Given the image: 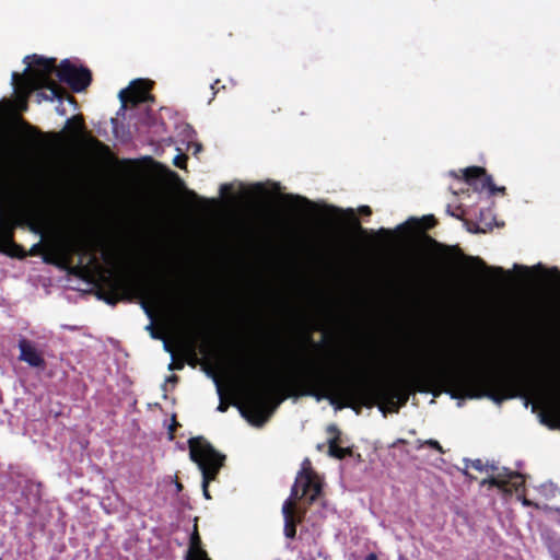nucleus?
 Returning a JSON list of instances; mask_svg holds the SVG:
<instances>
[{"instance_id":"36","label":"nucleus","mask_w":560,"mask_h":560,"mask_svg":"<svg viewBox=\"0 0 560 560\" xmlns=\"http://www.w3.org/2000/svg\"><path fill=\"white\" fill-rule=\"evenodd\" d=\"M220 83V80H215L214 83L211 85V90L213 91V95H215L219 91L218 84Z\"/></svg>"},{"instance_id":"9","label":"nucleus","mask_w":560,"mask_h":560,"mask_svg":"<svg viewBox=\"0 0 560 560\" xmlns=\"http://www.w3.org/2000/svg\"><path fill=\"white\" fill-rule=\"evenodd\" d=\"M150 85L145 80H135L130 83L129 88L119 92V98L122 107L127 105L137 106L144 103L150 97Z\"/></svg>"},{"instance_id":"14","label":"nucleus","mask_w":560,"mask_h":560,"mask_svg":"<svg viewBox=\"0 0 560 560\" xmlns=\"http://www.w3.org/2000/svg\"><path fill=\"white\" fill-rule=\"evenodd\" d=\"M44 261L62 267L69 261V254L62 247H49L47 253L44 255Z\"/></svg>"},{"instance_id":"38","label":"nucleus","mask_w":560,"mask_h":560,"mask_svg":"<svg viewBox=\"0 0 560 560\" xmlns=\"http://www.w3.org/2000/svg\"><path fill=\"white\" fill-rule=\"evenodd\" d=\"M184 364L183 363H177V364H174V363H171L170 364V369L173 370V369H183Z\"/></svg>"},{"instance_id":"20","label":"nucleus","mask_w":560,"mask_h":560,"mask_svg":"<svg viewBox=\"0 0 560 560\" xmlns=\"http://www.w3.org/2000/svg\"><path fill=\"white\" fill-rule=\"evenodd\" d=\"M299 489H300L299 483H296V481H295L291 488L290 497L287 499V500H293V502H292L293 509H298V506H296L298 501L304 498V497H301V494H299Z\"/></svg>"},{"instance_id":"3","label":"nucleus","mask_w":560,"mask_h":560,"mask_svg":"<svg viewBox=\"0 0 560 560\" xmlns=\"http://www.w3.org/2000/svg\"><path fill=\"white\" fill-rule=\"evenodd\" d=\"M30 58L33 61L27 63L24 74L12 73V84L27 93L45 89L46 92L39 93L44 100H67L71 104L77 103L75 98L52 79L54 73L75 93L84 91L92 82V73L88 68L77 67L68 59L62 60L57 68L55 58L33 55L25 57L24 61Z\"/></svg>"},{"instance_id":"52","label":"nucleus","mask_w":560,"mask_h":560,"mask_svg":"<svg viewBox=\"0 0 560 560\" xmlns=\"http://www.w3.org/2000/svg\"><path fill=\"white\" fill-rule=\"evenodd\" d=\"M355 223L358 224L359 229L362 231V228L360 226L358 219H355Z\"/></svg>"},{"instance_id":"6","label":"nucleus","mask_w":560,"mask_h":560,"mask_svg":"<svg viewBox=\"0 0 560 560\" xmlns=\"http://www.w3.org/2000/svg\"><path fill=\"white\" fill-rule=\"evenodd\" d=\"M295 479L299 488L302 489L301 497H304L307 504L312 505L322 494L323 485L307 458L304 460L302 469L298 472Z\"/></svg>"},{"instance_id":"15","label":"nucleus","mask_w":560,"mask_h":560,"mask_svg":"<svg viewBox=\"0 0 560 560\" xmlns=\"http://www.w3.org/2000/svg\"><path fill=\"white\" fill-rule=\"evenodd\" d=\"M65 130L70 135L71 139L78 140L85 131L84 119L81 115L69 118L66 122Z\"/></svg>"},{"instance_id":"47","label":"nucleus","mask_w":560,"mask_h":560,"mask_svg":"<svg viewBox=\"0 0 560 560\" xmlns=\"http://www.w3.org/2000/svg\"><path fill=\"white\" fill-rule=\"evenodd\" d=\"M306 341H307V342H313V339H312V337H311V334H307V335H306Z\"/></svg>"},{"instance_id":"34","label":"nucleus","mask_w":560,"mask_h":560,"mask_svg":"<svg viewBox=\"0 0 560 560\" xmlns=\"http://www.w3.org/2000/svg\"><path fill=\"white\" fill-rule=\"evenodd\" d=\"M541 422L545 423V424H548L550 428H555L556 425L555 424H550V419L548 416L546 415H541Z\"/></svg>"},{"instance_id":"25","label":"nucleus","mask_w":560,"mask_h":560,"mask_svg":"<svg viewBox=\"0 0 560 560\" xmlns=\"http://www.w3.org/2000/svg\"><path fill=\"white\" fill-rule=\"evenodd\" d=\"M466 467H471L478 471H483L486 468L481 459L469 460V465L467 464Z\"/></svg>"},{"instance_id":"51","label":"nucleus","mask_w":560,"mask_h":560,"mask_svg":"<svg viewBox=\"0 0 560 560\" xmlns=\"http://www.w3.org/2000/svg\"><path fill=\"white\" fill-rule=\"evenodd\" d=\"M490 468L492 471L498 470V468L494 465H491Z\"/></svg>"},{"instance_id":"29","label":"nucleus","mask_w":560,"mask_h":560,"mask_svg":"<svg viewBox=\"0 0 560 560\" xmlns=\"http://www.w3.org/2000/svg\"><path fill=\"white\" fill-rule=\"evenodd\" d=\"M187 156L186 155H178L174 160L175 166L182 168L184 166V163L186 162Z\"/></svg>"},{"instance_id":"18","label":"nucleus","mask_w":560,"mask_h":560,"mask_svg":"<svg viewBox=\"0 0 560 560\" xmlns=\"http://www.w3.org/2000/svg\"><path fill=\"white\" fill-rule=\"evenodd\" d=\"M186 560H211L208 552L201 547L197 550H187Z\"/></svg>"},{"instance_id":"37","label":"nucleus","mask_w":560,"mask_h":560,"mask_svg":"<svg viewBox=\"0 0 560 560\" xmlns=\"http://www.w3.org/2000/svg\"><path fill=\"white\" fill-rule=\"evenodd\" d=\"M491 270L497 275H502L504 272L502 267H493Z\"/></svg>"},{"instance_id":"12","label":"nucleus","mask_w":560,"mask_h":560,"mask_svg":"<svg viewBox=\"0 0 560 560\" xmlns=\"http://www.w3.org/2000/svg\"><path fill=\"white\" fill-rule=\"evenodd\" d=\"M327 432L331 435L328 440V454L331 457L343 459L352 454L351 448L339 446L341 432L336 424L328 425Z\"/></svg>"},{"instance_id":"13","label":"nucleus","mask_w":560,"mask_h":560,"mask_svg":"<svg viewBox=\"0 0 560 560\" xmlns=\"http://www.w3.org/2000/svg\"><path fill=\"white\" fill-rule=\"evenodd\" d=\"M425 241L428 244H430L433 248L436 249L439 256L444 260H452L454 256L463 255L458 246H448L441 244L429 235H425Z\"/></svg>"},{"instance_id":"28","label":"nucleus","mask_w":560,"mask_h":560,"mask_svg":"<svg viewBox=\"0 0 560 560\" xmlns=\"http://www.w3.org/2000/svg\"><path fill=\"white\" fill-rule=\"evenodd\" d=\"M232 190H233V187H232V185H230V184H223V185H221V187H220V194H221V196H223V197H224V196H226V195H229V194H231V192H232Z\"/></svg>"},{"instance_id":"7","label":"nucleus","mask_w":560,"mask_h":560,"mask_svg":"<svg viewBox=\"0 0 560 560\" xmlns=\"http://www.w3.org/2000/svg\"><path fill=\"white\" fill-rule=\"evenodd\" d=\"M465 182L474 186L476 190H489L491 195L501 192L505 195V187H498L494 185L491 175L487 174L486 168L481 166H470L463 171Z\"/></svg>"},{"instance_id":"48","label":"nucleus","mask_w":560,"mask_h":560,"mask_svg":"<svg viewBox=\"0 0 560 560\" xmlns=\"http://www.w3.org/2000/svg\"><path fill=\"white\" fill-rule=\"evenodd\" d=\"M188 194H189L192 198H197V197H198V196H197V194H196L195 191H189Z\"/></svg>"},{"instance_id":"1","label":"nucleus","mask_w":560,"mask_h":560,"mask_svg":"<svg viewBox=\"0 0 560 560\" xmlns=\"http://www.w3.org/2000/svg\"><path fill=\"white\" fill-rule=\"evenodd\" d=\"M456 366L415 371L395 384L377 383L373 386L352 382L336 375H314L301 389L316 400L327 399L337 410L351 408L357 413L362 407L377 406L397 412L410 395L444 390L453 398L487 397L497 404L523 396L528 389L541 385V378L524 372L490 373L480 370L488 360L479 351L466 355Z\"/></svg>"},{"instance_id":"21","label":"nucleus","mask_w":560,"mask_h":560,"mask_svg":"<svg viewBox=\"0 0 560 560\" xmlns=\"http://www.w3.org/2000/svg\"><path fill=\"white\" fill-rule=\"evenodd\" d=\"M92 145L103 154H109V148L96 138H91Z\"/></svg>"},{"instance_id":"2","label":"nucleus","mask_w":560,"mask_h":560,"mask_svg":"<svg viewBox=\"0 0 560 560\" xmlns=\"http://www.w3.org/2000/svg\"><path fill=\"white\" fill-rule=\"evenodd\" d=\"M334 364L329 365H310L308 369L300 374L290 378L284 386L276 384L270 378L262 377L260 368L256 361H248L244 365V374L249 376L255 382L246 390V404L240 406L241 415L253 425L261 427L269 419L273 409L283 401L287 397H300L301 389L304 384L313 380L314 375H336V377L346 378L352 382L363 384L365 386H373L346 374V371H353V364L350 361L341 358L340 355L334 357Z\"/></svg>"},{"instance_id":"11","label":"nucleus","mask_w":560,"mask_h":560,"mask_svg":"<svg viewBox=\"0 0 560 560\" xmlns=\"http://www.w3.org/2000/svg\"><path fill=\"white\" fill-rule=\"evenodd\" d=\"M20 355L19 360L27 363L31 368L45 369L46 361L43 353L36 348L35 343L26 338L19 340Z\"/></svg>"},{"instance_id":"40","label":"nucleus","mask_w":560,"mask_h":560,"mask_svg":"<svg viewBox=\"0 0 560 560\" xmlns=\"http://www.w3.org/2000/svg\"><path fill=\"white\" fill-rule=\"evenodd\" d=\"M364 560H377V556L375 553H369Z\"/></svg>"},{"instance_id":"39","label":"nucleus","mask_w":560,"mask_h":560,"mask_svg":"<svg viewBox=\"0 0 560 560\" xmlns=\"http://www.w3.org/2000/svg\"><path fill=\"white\" fill-rule=\"evenodd\" d=\"M148 329H151V336H152L153 338H161V337L155 332V330L153 329L152 325H149V326H148Z\"/></svg>"},{"instance_id":"46","label":"nucleus","mask_w":560,"mask_h":560,"mask_svg":"<svg viewBox=\"0 0 560 560\" xmlns=\"http://www.w3.org/2000/svg\"><path fill=\"white\" fill-rule=\"evenodd\" d=\"M552 558H553V560H560V552L555 553V555L552 556Z\"/></svg>"},{"instance_id":"16","label":"nucleus","mask_w":560,"mask_h":560,"mask_svg":"<svg viewBox=\"0 0 560 560\" xmlns=\"http://www.w3.org/2000/svg\"><path fill=\"white\" fill-rule=\"evenodd\" d=\"M407 225H411L417 231H427L435 226L436 220L433 215L423 217L421 220L410 219L406 222Z\"/></svg>"},{"instance_id":"44","label":"nucleus","mask_w":560,"mask_h":560,"mask_svg":"<svg viewBox=\"0 0 560 560\" xmlns=\"http://www.w3.org/2000/svg\"><path fill=\"white\" fill-rule=\"evenodd\" d=\"M523 504H524L525 506H530V505H532V502H530L529 500H527V499H524V500H523Z\"/></svg>"},{"instance_id":"23","label":"nucleus","mask_w":560,"mask_h":560,"mask_svg":"<svg viewBox=\"0 0 560 560\" xmlns=\"http://www.w3.org/2000/svg\"><path fill=\"white\" fill-rule=\"evenodd\" d=\"M285 199H289V200H294L301 205H305L307 207H313V202L310 201L307 198L305 197H302V196H299V195H287L285 196Z\"/></svg>"},{"instance_id":"45","label":"nucleus","mask_w":560,"mask_h":560,"mask_svg":"<svg viewBox=\"0 0 560 560\" xmlns=\"http://www.w3.org/2000/svg\"><path fill=\"white\" fill-rule=\"evenodd\" d=\"M378 232H380V233H382V234H388V233H389V230L381 229Z\"/></svg>"},{"instance_id":"17","label":"nucleus","mask_w":560,"mask_h":560,"mask_svg":"<svg viewBox=\"0 0 560 560\" xmlns=\"http://www.w3.org/2000/svg\"><path fill=\"white\" fill-rule=\"evenodd\" d=\"M0 241L3 244H12L13 243V226L9 219H2L0 217Z\"/></svg>"},{"instance_id":"24","label":"nucleus","mask_w":560,"mask_h":560,"mask_svg":"<svg viewBox=\"0 0 560 560\" xmlns=\"http://www.w3.org/2000/svg\"><path fill=\"white\" fill-rule=\"evenodd\" d=\"M179 425H180V424L177 422L176 417H175V416H173V418H172V423H171V424H170V427H168V439H170V440H174V438H175V431H176L177 427H179Z\"/></svg>"},{"instance_id":"49","label":"nucleus","mask_w":560,"mask_h":560,"mask_svg":"<svg viewBox=\"0 0 560 560\" xmlns=\"http://www.w3.org/2000/svg\"><path fill=\"white\" fill-rule=\"evenodd\" d=\"M176 380H177V376H176V375H172V376L170 377V381H172V382H175Z\"/></svg>"},{"instance_id":"8","label":"nucleus","mask_w":560,"mask_h":560,"mask_svg":"<svg viewBox=\"0 0 560 560\" xmlns=\"http://www.w3.org/2000/svg\"><path fill=\"white\" fill-rule=\"evenodd\" d=\"M485 485H490L491 487H497L503 492L512 493L513 491H518L523 488L525 480L522 474L503 468L498 474L483 479L481 481V486Z\"/></svg>"},{"instance_id":"31","label":"nucleus","mask_w":560,"mask_h":560,"mask_svg":"<svg viewBox=\"0 0 560 560\" xmlns=\"http://www.w3.org/2000/svg\"><path fill=\"white\" fill-rule=\"evenodd\" d=\"M359 211L363 215H371L372 214V210H371V208L369 206L360 207Z\"/></svg>"},{"instance_id":"27","label":"nucleus","mask_w":560,"mask_h":560,"mask_svg":"<svg viewBox=\"0 0 560 560\" xmlns=\"http://www.w3.org/2000/svg\"><path fill=\"white\" fill-rule=\"evenodd\" d=\"M184 308L180 311L179 315H190L191 314V311H192V307H191V302L188 301V300H185V304H184Z\"/></svg>"},{"instance_id":"26","label":"nucleus","mask_w":560,"mask_h":560,"mask_svg":"<svg viewBox=\"0 0 560 560\" xmlns=\"http://www.w3.org/2000/svg\"><path fill=\"white\" fill-rule=\"evenodd\" d=\"M141 304H142V307H143V310H144L145 314H147L150 318H152V317H153V315H154V311H153V307H152L151 303H150V302H148V301H142V303H141Z\"/></svg>"},{"instance_id":"4","label":"nucleus","mask_w":560,"mask_h":560,"mask_svg":"<svg viewBox=\"0 0 560 560\" xmlns=\"http://www.w3.org/2000/svg\"><path fill=\"white\" fill-rule=\"evenodd\" d=\"M189 457L197 464L202 475V493L207 500L211 499L209 485L215 480L225 462V455L219 453L203 436L188 440Z\"/></svg>"},{"instance_id":"35","label":"nucleus","mask_w":560,"mask_h":560,"mask_svg":"<svg viewBox=\"0 0 560 560\" xmlns=\"http://www.w3.org/2000/svg\"><path fill=\"white\" fill-rule=\"evenodd\" d=\"M475 260H476V264H477L479 267H481V268H483V269H488L487 265L485 264V261H483L481 258L476 257V258H475Z\"/></svg>"},{"instance_id":"32","label":"nucleus","mask_w":560,"mask_h":560,"mask_svg":"<svg viewBox=\"0 0 560 560\" xmlns=\"http://www.w3.org/2000/svg\"><path fill=\"white\" fill-rule=\"evenodd\" d=\"M229 409V404L221 400L217 410L220 411V412H225L226 410Z\"/></svg>"},{"instance_id":"30","label":"nucleus","mask_w":560,"mask_h":560,"mask_svg":"<svg viewBox=\"0 0 560 560\" xmlns=\"http://www.w3.org/2000/svg\"><path fill=\"white\" fill-rule=\"evenodd\" d=\"M180 318L184 320L185 324H187V326L189 328H191V323H192L191 319L196 318V315H192V313L190 315L189 314L186 315V317H185V315H180Z\"/></svg>"},{"instance_id":"50","label":"nucleus","mask_w":560,"mask_h":560,"mask_svg":"<svg viewBox=\"0 0 560 560\" xmlns=\"http://www.w3.org/2000/svg\"><path fill=\"white\" fill-rule=\"evenodd\" d=\"M57 110H58L61 115H63V114H65V109H61V108L57 107Z\"/></svg>"},{"instance_id":"33","label":"nucleus","mask_w":560,"mask_h":560,"mask_svg":"<svg viewBox=\"0 0 560 560\" xmlns=\"http://www.w3.org/2000/svg\"><path fill=\"white\" fill-rule=\"evenodd\" d=\"M514 268L517 269V270H522L525 275H529L533 271V269H530V268H528L526 266L515 265Z\"/></svg>"},{"instance_id":"19","label":"nucleus","mask_w":560,"mask_h":560,"mask_svg":"<svg viewBox=\"0 0 560 560\" xmlns=\"http://www.w3.org/2000/svg\"><path fill=\"white\" fill-rule=\"evenodd\" d=\"M201 547H202L201 537H200L199 532H198V526H197V524H195L194 530H192V533L190 535L188 550H197V549H199Z\"/></svg>"},{"instance_id":"41","label":"nucleus","mask_w":560,"mask_h":560,"mask_svg":"<svg viewBox=\"0 0 560 560\" xmlns=\"http://www.w3.org/2000/svg\"><path fill=\"white\" fill-rule=\"evenodd\" d=\"M549 272H550L551 275L560 276V271L558 270V268H557V267L551 268V269L549 270Z\"/></svg>"},{"instance_id":"5","label":"nucleus","mask_w":560,"mask_h":560,"mask_svg":"<svg viewBox=\"0 0 560 560\" xmlns=\"http://www.w3.org/2000/svg\"><path fill=\"white\" fill-rule=\"evenodd\" d=\"M135 289L145 298H150L151 303L159 301V295L147 285L137 284L135 287L131 280L125 276L106 278L104 287L100 290V298L109 305H116L119 301L130 300Z\"/></svg>"},{"instance_id":"43","label":"nucleus","mask_w":560,"mask_h":560,"mask_svg":"<svg viewBox=\"0 0 560 560\" xmlns=\"http://www.w3.org/2000/svg\"><path fill=\"white\" fill-rule=\"evenodd\" d=\"M38 248H40V245H39V244H35V245L33 246V248H32L31 253H32V254H35V253H36V250H37Z\"/></svg>"},{"instance_id":"10","label":"nucleus","mask_w":560,"mask_h":560,"mask_svg":"<svg viewBox=\"0 0 560 560\" xmlns=\"http://www.w3.org/2000/svg\"><path fill=\"white\" fill-rule=\"evenodd\" d=\"M293 500H285L282 505V515L284 520V536L289 539L295 538L296 526L304 520L306 511L293 509Z\"/></svg>"},{"instance_id":"22","label":"nucleus","mask_w":560,"mask_h":560,"mask_svg":"<svg viewBox=\"0 0 560 560\" xmlns=\"http://www.w3.org/2000/svg\"><path fill=\"white\" fill-rule=\"evenodd\" d=\"M418 442H419V447H421L422 445H428L429 447L434 448L442 454L444 453L442 445L436 440L430 439L424 442H421L419 440Z\"/></svg>"},{"instance_id":"42","label":"nucleus","mask_w":560,"mask_h":560,"mask_svg":"<svg viewBox=\"0 0 560 560\" xmlns=\"http://www.w3.org/2000/svg\"><path fill=\"white\" fill-rule=\"evenodd\" d=\"M177 492H180L183 490V485L179 481H176L175 483Z\"/></svg>"}]
</instances>
